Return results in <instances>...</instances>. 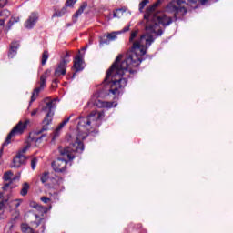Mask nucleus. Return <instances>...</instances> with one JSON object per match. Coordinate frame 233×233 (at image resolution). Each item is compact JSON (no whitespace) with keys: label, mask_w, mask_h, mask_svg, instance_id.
<instances>
[{"label":"nucleus","mask_w":233,"mask_h":233,"mask_svg":"<svg viewBox=\"0 0 233 233\" xmlns=\"http://www.w3.org/2000/svg\"><path fill=\"white\" fill-rule=\"evenodd\" d=\"M55 188L56 190L54 189H50L49 190V196L50 198L48 197H41L40 198V201H42V203H49V201H52V198L53 199H57V196L59 194V192H62V190H65V186H63V179L61 177H56L55 179Z\"/></svg>","instance_id":"423d86ee"},{"label":"nucleus","mask_w":233,"mask_h":233,"mask_svg":"<svg viewBox=\"0 0 233 233\" xmlns=\"http://www.w3.org/2000/svg\"><path fill=\"white\" fill-rule=\"evenodd\" d=\"M48 57H49L48 52L46 50L44 51L42 54L41 65L43 66L46 65V61H48Z\"/></svg>","instance_id":"b1692460"},{"label":"nucleus","mask_w":233,"mask_h":233,"mask_svg":"<svg viewBox=\"0 0 233 233\" xmlns=\"http://www.w3.org/2000/svg\"><path fill=\"white\" fill-rule=\"evenodd\" d=\"M83 50H86V47H84Z\"/></svg>","instance_id":"c03bdc74"},{"label":"nucleus","mask_w":233,"mask_h":233,"mask_svg":"<svg viewBox=\"0 0 233 233\" xmlns=\"http://www.w3.org/2000/svg\"><path fill=\"white\" fill-rule=\"evenodd\" d=\"M75 77H76V73L73 75L72 79H74Z\"/></svg>","instance_id":"37998d69"},{"label":"nucleus","mask_w":233,"mask_h":233,"mask_svg":"<svg viewBox=\"0 0 233 233\" xmlns=\"http://www.w3.org/2000/svg\"><path fill=\"white\" fill-rule=\"evenodd\" d=\"M6 203H8V199H5L4 201H0V210H3L5 207H6Z\"/></svg>","instance_id":"c756f323"},{"label":"nucleus","mask_w":233,"mask_h":233,"mask_svg":"<svg viewBox=\"0 0 233 233\" xmlns=\"http://www.w3.org/2000/svg\"><path fill=\"white\" fill-rule=\"evenodd\" d=\"M65 14H66V7H64L60 11L54 13L53 17H63Z\"/></svg>","instance_id":"5701e85b"},{"label":"nucleus","mask_w":233,"mask_h":233,"mask_svg":"<svg viewBox=\"0 0 233 233\" xmlns=\"http://www.w3.org/2000/svg\"><path fill=\"white\" fill-rule=\"evenodd\" d=\"M10 15V11L7 9H4L0 12V21H3V28H5V21H6Z\"/></svg>","instance_id":"f3484780"},{"label":"nucleus","mask_w":233,"mask_h":233,"mask_svg":"<svg viewBox=\"0 0 233 233\" xmlns=\"http://www.w3.org/2000/svg\"><path fill=\"white\" fill-rule=\"evenodd\" d=\"M37 112H39V109H34L32 112H31V116L32 117H34V116H35L37 114Z\"/></svg>","instance_id":"f704fd0d"},{"label":"nucleus","mask_w":233,"mask_h":233,"mask_svg":"<svg viewBox=\"0 0 233 233\" xmlns=\"http://www.w3.org/2000/svg\"><path fill=\"white\" fill-rule=\"evenodd\" d=\"M8 187H10V184H5V186H4V188L5 189V188H8Z\"/></svg>","instance_id":"a19ab883"},{"label":"nucleus","mask_w":233,"mask_h":233,"mask_svg":"<svg viewBox=\"0 0 233 233\" xmlns=\"http://www.w3.org/2000/svg\"><path fill=\"white\" fill-rule=\"evenodd\" d=\"M17 48H19V42H13L10 46L8 57L11 59L14 58L17 54Z\"/></svg>","instance_id":"4468645a"},{"label":"nucleus","mask_w":233,"mask_h":233,"mask_svg":"<svg viewBox=\"0 0 233 233\" xmlns=\"http://www.w3.org/2000/svg\"><path fill=\"white\" fill-rule=\"evenodd\" d=\"M35 167H37V158H33L31 160V168H32V170H35Z\"/></svg>","instance_id":"c85d7f7f"},{"label":"nucleus","mask_w":233,"mask_h":233,"mask_svg":"<svg viewBox=\"0 0 233 233\" xmlns=\"http://www.w3.org/2000/svg\"><path fill=\"white\" fill-rule=\"evenodd\" d=\"M72 116H74V114H71L67 118H66L62 123L59 124L56 130L55 131L54 139H56V137H57V136H59V132H61V129H63L65 127V126L66 125V123H68V121H70V118L72 117Z\"/></svg>","instance_id":"dca6fc26"},{"label":"nucleus","mask_w":233,"mask_h":233,"mask_svg":"<svg viewBox=\"0 0 233 233\" xmlns=\"http://www.w3.org/2000/svg\"><path fill=\"white\" fill-rule=\"evenodd\" d=\"M39 15L37 13H32L25 21V27L27 28V30H32V28L35 26V23H37Z\"/></svg>","instance_id":"f8f14e48"},{"label":"nucleus","mask_w":233,"mask_h":233,"mask_svg":"<svg viewBox=\"0 0 233 233\" xmlns=\"http://www.w3.org/2000/svg\"><path fill=\"white\" fill-rule=\"evenodd\" d=\"M50 69L46 70L45 74H43L40 76V81L38 82V87L35 88L30 103H34L35 99H37V96H39V92H43L45 90V86H46V79L48 78V76H50Z\"/></svg>","instance_id":"6e6552de"},{"label":"nucleus","mask_w":233,"mask_h":233,"mask_svg":"<svg viewBox=\"0 0 233 233\" xmlns=\"http://www.w3.org/2000/svg\"><path fill=\"white\" fill-rule=\"evenodd\" d=\"M100 45H108V41L107 40H105V41L101 40Z\"/></svg>","instance_id":"c9c22d12"},{"label":"nucleus","mask_w":233,"mask_h":233,"mask_svg":"<svg viewBox=\"0 0 233 233\" xmlns=\"http://www.w3.org/2000/svg\"><path fill=\"white\" fill-rule=\"evenodd\" d=\"M6 3H8V0H0V8L6 6Z\"/></svg>","instance_id":"7c9ffc66"},{"label":"nucleus","mask_w":233,"mask_h":233,"mask_svg":"<svg viewBox=\"0 0 233 233\" xmlns=\"http://www.w3.org/2000/svg\"><path fill=\"white\" fill-rule=\"evenodd\" d=\"M128 30H130V25L124 27L123 30L118 31V32H119V34H125V32H128Z\"/></svg>","instance_id":"2f4dec72"},{"label":"nucleus","mask_w":233,"mask_h":233,"mask_svg":"<svg viewBox=\"0 0 233 233\" xmlns=\"http://www.w3.org/2000/svg\"><path fill=\"white\" fill-rule=\"evenodd\" d=\"M15 218L17 219V216H15Z\"/></svg>","instance_id":"a18cd8bd"},{"label":"nucleus","mask_w":233,"mask_h":233,"mask_svg":"<svg viewBox=\"0 0 233 233\" xmlns=\"http://www.w3.org/2000/svg\"><path fill=\"white\" fill-rule=\"evenodd\" d=\"M167 12H175V17L177 15H185L188 10L185 7H177L174 3L168 4L167 7Z\"/></svg>","instance_id":"9b49d317"},{"label":"nucleus","mask_w":233,"mask_h":233,"mask_svg":"<svg viewBox=\"0 0 233 233\" xmlns=\"http://www.w3.org/2000/svg\"><path fill=\"white\" fill-rule=\"evenodd\" d=\"M3 21H0V30H3Z\"/></svg>","instance_id":"58836bf2"},{"label":"nucleus","mask_w":233,"mask_h":233,"mask_svg":"<svg viewBox=\"0 0 233 233\" xmlns=\"http://www.w3.org/2000/svg\"><path fill=\"white\" fill-rule=\"evenodd\" d=\"M30 207L32 208H35V210L38 212V214L37 213L35 214V220L32 222V227H34V228H37V227H39L41 223L45 221V218H43V216H45V214H46L48 210L52 209V206H49V208H46L35 202H31Z\"/></svg>","instance_id":"39448f33"},{"label":"nucleus","mask_w":233,"mask_h":233,"mask_svg":"<svg viewBox=\"0 0 233 233\" xmlns=\"http://www.w3.org/2000/svg\"><path fill=\"white\" fill-rule=\"evenodd\" d=\"M53 108H56V99H51L49 97L44 100V105L42 106V112H46V117L43 120V127L41 130L37 131V134H43L48 130V125L52 124L54 119V111Z\"/></svg>","instance_id":"7ed1b4c3"},{"label":"nucleus","mask_w":233,"mask_h":233,"mask_svg":"<svg viewBox=\"0 0 233 233\" xmlns=\"http://www.w3.org/2000/svg\"><path fill=\"white\" fill-rule=\"evenodd\" d=\"M30 148V144H27L22 149H20L17 155L14 157L11 167L12 168H21L25 163H26V157L24 154Z\"/></svg>","instance_id":"0eeeda50"},{"label":"nucleus","mask_w":233,"mask_h":233,"mask_svg":"<svg viewBox=\"0 0 233 233\" xmlns=\"http://www.w3.org/2000/svg\"><path fill=\"white\" fill-rule=\"evenodd\" d=\"M1 201H5V199H3V193H0V202Z\"/></svg>","instance_id":"4c0bfd02"},{"label":"nucleus","mask_w":233,"mask_h":233,"mask_svg":"<svg viewBox=\"0 0 233 233\" xmlns=\"http://www.w3.org/2000/svg\"><path fill=\"white\" fill-rule=\"evenodd\" d=\"M30 124V120H25V122L23 121H19L18 125H16L12 130L11 132L8 134L5 142L3 143L2 147L0 149V159L3 156V150L5 148V147H6L7 145H10V141L12 140V137H14V136H19L21 134H23V132H25V130H26V127H28V125Z\"/></svg>","instance_id":"20e7f679"},{"label":"nucleus","mask_w":233,"mask_h":233,"mask_svg":"<svg viewBox=\"0 0 233 233\" xmlns=\"http://www.w3.org/2000/svg\"><path fill=\"white\" fill-rule=\"evenodd\" d=\"M12 176H14V173H12V171H7L4 174L3 178L5 181H12Z\"/></svg>","instance_id":"a878e982"},{"label":"nucleus","mask_w":233,"mask_h":233,"mask_svg":"<svg viewBox=\"0 0 233 233\" xmlns=\"http://www.w3.org/2000/svg\"><path fill=\"white\" fill-rule=\"evenodd\" d=\"M124 12H127L125 8H119L113 11V17L120 19V17H123Z\"/></svg>","instance_id":"a211bd4d"},{"label":"nucleus","mask_w":233,"mask_h":233,"mask_svg":"<svg viewBox=\"0 0 233 233\" xmlns=\"http://www.w3.org/2000/svg\"><path fill=\"white\" fill-rule=\"evenodd\" d=\"M73 68L76 70V73L85 70V61L81 56V51L75 57Z\"/></svg>","instance_id":"9d476101"},{"label":"nucleus","mask_w":233,"mask_h":233,"mask_svg":"<svg viewBox=\"0 0 233 233\" xmlns=\"http://www.w3.org/2000/svg\"><path fill=\"white\" fill-rule=\"evenodd\" d=\"M105 117L104 112L93 111L86 117L79 116L77 125L76 141L71 144L70 147L59 149L61 156L64 158H57L52 163L55 172L63 173L66 170L68 161H72L76 157V152L81 154L85 150V145L81 140L86 139L88 134L96 132V128L101 127V119ZM68 159V161L66 160Z\"/></svg>","instance_id":"f03ea898"},{"label":"nucleus","mask_w":233,"mask_h":233,"mask_svg":"<svg viewBox=\"0 0 233 233\" xmlns=\"http://www.w3.org/2000/svg\"><path fill=\"white\" fill-rule=\"evenodd\" d=\"M46 229V227L45 226V224H43L40 230H37L36 233H45Z\"/></svg>","instance_id":"473e14b6"},{"label":"nucleus","mask_w":233,"mask_h":233,"mask_svg":"<svg viewBox=\"0 0 233 233\" xmlns=\"http://www.w3.org/2000/svg\"><path fill=\"white\" fill-rule=\"evenodd\" d=\"M68 57H70V53L66 52V58H68Z\"/></svg>","instance_id":"ea45409f"},{"label":"nucleus","mask_w":233,"mask_h":233,"mask_svg":"<svg viewBox=\"0 0 233 233\" xmlns=\"http://www.w3.org/2000/svg\"><path fill=\"white\" fill-rule=\"evenodd\" d=\"M15 23H19V16H12L11 19L9 20L8 25H7V30H10L12 26H14Z\"/></svg>","instance_id":"aec40b11"},{"label":"nucleus","mask_w":233,"mask_h":233,"mask_svg":"<svg viewBox=\"0 0 233 233\" xmlns=\"http://www.w3.org/2000/svg\"><path fill=\"white\" fill-rule=\"evenodd\" d=\"M46 137V135H42L40 137L36 138V142L41 141V139H43V137Z\"/></svg>","instance_id":"e433bc0d"},{"label":"nucleus","mask_w":233,"mask_h":233,"mask_svg":"<svg viewBox=\"0 0 233 233\" xmlns=\"http://www.w3.org/2000/svg\"><path fill=\"white\" fill-rule=\"evenodd\" d=\"M119 31L117 32H112L110 34L107 35V39L109 41H116V39H117V35H119Z\"/></svg>","instance_id":"4be33fe9"},{"label":"nucleus","mask_w":233,"mask_h":233,"mask_svg":"<svg viewBox=\"0 0 233 233\" xmlns=\"http://www.w3.org/2000/svg\"><path fill=\"white\" fill-rule=\"evenodd\" d=\"M21 228L23 233H35V231H34V228H30L26 224H23Z\"/></svg>","instance_id":"412c9836"},{"label":"nucleus","mask_w":233,"mask_h":233,"mask_svg":"<svg viewBox=\"0 0 233 233\" xmlns=\"http://www.w3.org/2000/svg\"><path fill=\"white\" fill-rule=\"evenodd\" d=\"M148 3H150V0H143L138 5L139 12H143V10H145V6H147Z\"/></svg>","instance_id":"393cba45"},{"label":"nucleus","mask_w":233,"mask_h":233,"mask_svg":"<svg viewBox=\"0 0 233 233\" xmlns=\"http://www.w3.org/2000/svg\"><path fill=\"white\" fill-rule=\"evenodd\" d=\"M49 177H50V176H49L48 172L43 173V175L41 176V178H40L41 182L46 183L48 181Z\"/></svg>","instance_id":"cd10ccee"},{"label":"nucleus","mask_w":233,"mask_h":233,"mask_svg":"<svg viewBox=\"0 0 233 233\" xmlns=\"http://www.w3.org/2000/svg\"><path fill=\"white\" fill-rule=\"evenodd\" d=\"M76 3H77V0H66V8H72Z\"/></svg>","instance_id":"bb28decb"},{"label":"nucleus","mask_w":233,"mask_h":233,"mask_svg":"<svg viewBox=\"0 0 233 233\" xmlns=\"http://www.w3.org/2000/svg\"><path fill=\"white\" fill-rule=\"evenodd\" d=\"M21 203H23V200L21 199H15V200L7 199L6 205H8L11 210H17V208L21 207Z\"/></svg>","instance_id":"ddd939ff"},{"label":"nucleus","mask_w":233,"mask_h":233,"mask_svg":"<svg viewBox=\"0 0 233 233\" xmlns=\"http://www.w3.org/2000/svg\"><path fill=\"white\" fill-rule=\"evenodd\" d=\"M111 15H111V14H109L108 20L112 19Z\"/></svg>","instance_id":"79ce46f5"},{"label":"nucleus","mask_w":233,"mask_h":233,"mask_svg":"<svg viewBox=\"0 0 233 233\" xmlns=\"http://www.w3.org/2000/svg\"><path fill=\"white\" fill-rule=\"evenodd\" d=\"M86 6H88V4H86V2H84L82 4V5L79 7V9L76 12V14L73 15L74 23H76V21H77V18L79 17V15H81V14H83V12H85V10L86 9Z\"/></svg>","instance_id":"2eb2a0df"},{"label":"nucleus","mask_w":233,"mask_h":233,"mask_svg":"<svg viewBox=\"0 0 233 233\" xmlns=\"http://www.w3.org/2000/svg\"><path fill=\"white\" fill-rule=\"evenodd\" d=\"M70 63V59L64 58L57 66L56 69L55 70L56 77H60V76H65L66 74V66Z\"/></svg>","instance_id":"1a4fd4ad"},{"label":"nucleus","mask_w":233,"mask_h":233,"mask_svg":"<svg viewBox=\"0 0 233 233\" xmlns=\"http://www.w3.org/2000/svg\"><path fill=\"white\" fill-rule=\"evenodd\" d=\"M161 3H163V0H157L147 8L144 15V34L139 35V30L137 29L131 32L129 36L130 55L123 61H121L123 55L117 56L115 63L106 73L102 90L94 94L91 102H88L87 106L92 103L97 108H114L117 106V104L114 102H106L99 98L108 97V96L117 97L119 94H122L125 86H127L128 77H133L134 74H137L139 65L145 61L147 50L150 48L157 37L163 35V30L159 25L170 26L172 25V18L161 12H156V7L159 6Z\"/></svg>","instance_id":"f257e3e1"},{"label":"nucleus","mask_w":233,"mask_h":233,"mask_svg":"<svg viewBox=\"0 0 233 233\" xmlns=\"http://www.w3.org/2000/svg\"><path fill=\"white\" fill-rule=\"evenodd\" d=\"M28 190H30V185L28 182H25L22 185V189L20 191L21 196H26V194H28Z\"/></svg>","instance_id":"6ab92c4d"},{"label":"nucleus","mask_w":233,"mask_h":233,"mask_svg":"<svg viewBox=\"0 0 233 233\" xmlns=\"http://www.w3.org/2000/svg\"><path fill=\"white\" fill-rule=\"evenodd\" d=\"M20 178H21V173H18L16 176H15L12 178V181H16V180H19Z\"/></svg>","instance_id":"72a5a7b5"}]
</instances>
